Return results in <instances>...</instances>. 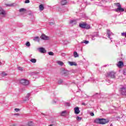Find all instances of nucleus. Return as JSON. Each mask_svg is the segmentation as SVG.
I'll return each instance as SVG.
<instances>
[{
  "label": "nucleus",
  "mask_w": 126,
  "mask_h": 126,
  "mask_svg": "<svg viewBox=\"0 0 126 126\" xmlns=\"http://www.w3.org/2000/svg\"><path fill=\"white\" fill-rule=\"evenodd\" d=\"M117 6L118 7L117 9H115V11L116 12H119V11L123 12V11H125V9L122 8V5H121V4L119 3H117Z\"/></svg>",
  "instance_id": "nucleus-1"
},
{
  "label": "nucleus",
  "mask_w": 126,
  "mask_h": 126,
  "mask_svg": "<svg viewBox=\"0 0 126 126\" xmlns=\"http://www.w3.org/2000/svg\"><path fill=\"white\" fill-rule=\"evenodd\" d=\"M20 83L23 85H28L29 84V81L25 79H22L20 80Z\"/></svg>",
  "instance_id": "nucleus-2"
},
{
  "label": "nucleus",
  "mask_w": 126,
  "mask_h": 126,
  "mask_svg": "<svg viewBox=\"0 0 126 126\" xmlns=\"http://www.w3.org/2000/svg\"><path fill=\"white\" fill-rule=\"evenodd\" d=\"M40 73L38 72H32V77L33 78L32 80L34 81L36 78H38V76H39Z\"/></svg>",
  "instance_id": "nucleus-3"
},
{
  "label": "nucleus",
  "mask_w": 126,
  "mask_h": 126,
  "mask_svg": "<svg viewBox=\"0 0 126 126\" xmlns=\"http://www.w3.org/2000/svg\"><path fill=\"white\" fill-rule=\"evenodd\" d=\"M88 36L89 37V38H91L92 40H95V37H99V35L98 34V33H93L92 34H90L89 35H88Z\"/></svg>",
  "instance_id": "nucleus-4"
},
{
  "label": "nucleus",
  "mask_w": 126,
  "mask_h": 126,
  "mask_svg": "<svg viewBox=\"0 0 126 126\" xmlns=\"http://www.w3.org/2000/svg\"><path fill=\"white\" fill-rule=\"evenodd\" d=\"M109 123V120L105 119H100V125H105V124H108Z\"/></svg>",
  "instance_id": "nucleus-5"
},
{
  "label": "nucleus",
  "mask_w": 126,
  "mask_h": 126,
  "mask_svg": "<svg viewBox=\"0 0 126 126\" xmlns=\"http://www.w3.org/2000/svg\"><path fill=\"white\" fill-rule=\"evenodd\" d=\"M115 75L116 73H115L114 71H111L108 74V76L110 77V78H116Z\"/></svg>",
  "instance_id": "nucleus-6"
},
{
  "label": "nucleus",
  "mask_w": 126,
  "mask_h": 126,
  "mask_svg": "<svg viewBox=\"0 0 126 126\" xmlns=\"http://www.w3.org/2000/svg\"><path fill=\"white\" fill-rule=\"evenodd\" d=\"M107 34L108 35V38L110 40H112L113 38L111 37V36H114V33L111 32V31L109 30H107Z\"/></svg>",
  "instance_id": "nucleus-7"
},
{
  "label": "nucleus",
  "mask_w": 126,
  "mask_h": 126,
  "mask_svg": "<svg viewBox=\"0 0 126 126\" xmlns=\"http://www.w3.org/2000/svg\"><path fill=\"white\" fill-rule=\"evenodd\" d=\"M120 93L122 94V95H125V96H126V88H121L120 89Z\"/></svg>",
  "instance_id": "nucleus-8"
},
{
  "label": "nucleus",
  "mask_w": 126,
  "mask_h": 126,
  "mask_svg": "<svg viewBox=\"0 0 126 126\" xmlns=\"http://www.w3.org/2000/svg\"><path fill=\"white\" fill-rule=\"evenodd\" d=\"M40 38H41V39H42V40H45L46 41L49 40V36L45 35L44 34H42L40 36Z\"/></svg>",
  "instance_id": "nucleus-9"
},
{
  "label": "nucleus",
  "mask_w": 126,
  "mask_h": 126,
  "mask_svg": "<svg viewBox=\"0 0 126 126\" xmlns=\"http://www.w3.org/2000/svg\"><path fill=\"white\" fill-rule=\"evenodd\" d=\"M38 50L39 52H40V53H41V54H45L47 52V50H45V48L43 47H40L38 48Z\"/></svg>",
  "instance_id": "nucleus-10"
},
{
  "label": "nucleus",
  "mask_w": 126,
  "mask_h": 126,
  "mask_svg": "<svg viewBox=\"0 0 126 126\" xmlns=\"http://www.w3.org/2000/svg\"><path fill=\"white\" fill-rule=\"evenodd\" d=\"M30 99H31V94H28L24 99V101H29V100H30Z\"/></svg>",
  "instance_id": "nucleus-11"
},
{
  "label": "nucleus",
  "mask_w": 126,
  "mask_h": 126,
  "mask_svg": "<svg viewBox=\"0 0 126 126\" xmlns=\"http://www.w3.org/2000/svg\"><path fill=\"white\" fill-rule=\"evenodd\" d=\"M74 110V113L76 115H78V114L80 113V110H79V107H75Z\"/></svg>",
  "instance_id": "nucleus-12"
},
{
  "label": "nucleus",
  "mask_w": 126,
  "mask_h": 126,
  "mask_svg": "<svg viewBox=\"0 0 126 126\" xmlns=\"http://www.w3.org/2000/svg\"><path fill=\"white\" fill-rule=\"evenodd\" d=\"M117 65L118 67H122V66H124V62L123 61H119Z\"/></svg>",
  "instance_id": "nucleus-13"
},
{
  "label": "nucleus",
  "mask_w": 126,
  "mask_h": 126,
  "mask_svg": "<svg viewBox=\"0 0 126 126\" xmlns=\"http://www.w3.org/2000/svg\"><path fill=\"white\" fill-rule=\"evenodd\" d=\"M68 63L69 64V65H70L71 66H72V65H75V66H76V65H77V63H76V62H70L69 61L68 62Z\"/></svg>",
  "instance_id": "nucleus-14"
},
{
  "label": "nucleus",
  "mask_w": 126,
  "mask_h": 126,
  "mask_svg": "<svg viewBox=\"0 0 126 126\" xmlns=\"http://www.w3.org/2000/svg\"><path fill=\"white\" fill-rule=\"evenodd\" d=\"M33 41H34V42H38V43H39V42H40V38H39L38 36L33 37Z\"/></svg>",
  "instance_id": "nucleus-15"
},
{
  "label": "nucleus",
  "mask_w": 126,
  "mask_h": 126,
  "mask_svg": "<svg viewBox=\"0 0 126 126\" xmlns=\"http://www.w3.org/2000/svg\"><path fill=\"white\" fill-rule=\"evenodd\" d=\"M79 27H80L81 28L85 29V28L86 27V24L84 23L79 24Z\"/></svg>",
  "instance_id": "nucleus-16"
},
{
  "label": "nucleus",
  "mask_w": 126,
  "mask_h": 126,
  "mask_svg": "<svg viewBox=\"0 0 126 126\" xmlns=\"http://www.w3.org/2000/svg\"><path fill=\"white\" fill-rule=\"evenodd\" d=\"M39 8L40 11H43V10H44V9L45 8L43 4H40L39 6Z\"/></svg>",
  "instance_id": "nucleus-17"
},
{
  "label": "nucleus",
  "mask_w": 126,
  "mask_h": 126,
  "mask_svg": "<svg viewBox=\"0 0 126 126\" xmlns=\"http://www.w3.org/2000/svg\"><path fill=\"white\" fill-rule=\"evenodd\" d=\"M70 24H72V25H74L76 24V21L75 20H71L69 22Z\"/></svg>",
  "instance_id": "nucleus-18"
},
{
  "label": "nucleus",
  "mask_w": 126,
  "mask_h": 126,
  "mask_svg": "<svg viewBox=\"0 0 126 126\" xmlns=\"http://www.w3.org/2000/svg\"><path fill=\"white\" fill-rule=\"evenodd\" d=\"M66 0H61V3L62 5H65L66 4Z\"/></svg>",
  "instance_id": "nucleus-19"
},
{
  "label": "nucleus",
  "mask_w": 126,
  "mask_h": 126,
  "mask_svg": "<svg viewBox=\"0 0 126 126\" xmlns=\"http://www.w3.org/2000/svg\"><path fill=\"white\" fill-rule=\"evenodd\" d=\"M63 74L64 76H67L69 75V71H65Z\"/></svg>",
  "instance_id": "nucleus-20"
},
{
  "label": "nucleus",
  "mask_w": 126,
  "mask_h": 126,
  "mask_svg": "<svg viewBox=\"0 0 126 126\" xmlns=\"http://www.w3.org/2000/svg\"><path fill=\"white\" fill-rule=\"evenodd\" d=\"M0 14H2V15H4L5 14V11L2 9V8H0Z\"/></svg>",
  "instance_id": "nucleus-21"
},
{
  "label": "nucleus",
  "mask_w": 126,
  "mask_h": 126,
  "mask_svg": "<svg viewBox=\"0 0 126 126\" xmlns=\"http://www.w3.org/2000/svg\"><path fill=\"white\" fill-rule=\"evenodd\" d=\"M95 124H100V119H96L94 121Z\"/></svg>",
  "instance_id": "nucleus-22"
},
{
  "label": "nucleus",
  "mask_w": 126,
  "mask_h": 126,
  "mask_svg": "<svg viewBox=\"0 0 126 126\" xmlns=\"http://www.w3.org/2000/svg\"><path fill=\"white\" fill-rule=\"evenodd\" d=\"M65 114H66V111L64 110L61 112V116H62V117H64V116H65Z\"/></svg>",
  "instance_id": "nucleus-23"
},
{
  "label": "nucleus",
  "mask_w": 126,
  "mask_h": 126,
  "mask_svg": "<svg viewBox=\"0 0 126 126\" xmlns=\"http://www.w3.org/2000/svg\"><path fill=\"white\" fill-rule=\"evenodd\" d=\"M73 56H74V58H78V57H79V55H78L77 52L76 51L74 52Z\"/></svg>",
  "instance_id": "nucleus-24"
},
{
  "label": "nucleus",
  "mask_w": 126,
  "mask_h": 126,
  "mask_svg": "<svg viewBox=\"0 0 126 126\" xmlns=\"http://www.w3.org/2000/svg\"><path fill=\"white\" fill-rule=\"evenodd\" d=\"M57 63H58L59 65H61V66L63 65V62L62 61H57Z\"/></svg>",
  "instance_id": "nucleus-25"
},
{
  "label": "nucleus",
  "mask_w": 126,
  "mask_h": 126,
  "mask_svg": "<svg viewBox=\"0 0 126 126\" xmlns=\"http://www.w3.org/2000/svg\"><path fill=\"white\" fill-rule=\"evenodd\" d=\"M81 44H86V45H87V44L89 43V41L87 40H84L83 41H82Z\"/></svg>",
  "instance_id": "nucleus-26"
},
{
  "label": "nucleus",
  "mask_w": 126,
  "mask_h": 126,
  "mask_svg": "<svg viewBox=\"0 0 126 126\" xmlns=\"http://www.w3.org/2000/svg\"><path fill=\"white\" fill-rule=\"evenodd\" d=\"M18 70H20V71H23V70H24V68L21 67V66H19V67H18Z\"/></svg>",
  "instance_id": "nucleus-27"
},
{
  "label": "nucleus",
  "mask_w": 126,
  "mask_h": 126,
  "mask_svg": "<svg viewBox=\"0 0 126 126\" xmlns=\"http://www.w3.org/2000/svg\"><path fill=\"white\" fill-rule=\"evenodd\" d=\"M64 106L66 107H70V103L69 102H65L64 103Z\"/></svg>",
  "instance_id": "nucleus-28"
},
{
  "label": "nucleus",
  "mask_w": 126,
  "mask_h": 126,
  "mask_svg": "<svg viewBox=\"0 0 126 126\" xmlns=\"http://www.w3.org/2000/svg\"><path fill=\"white\" fill-rule=\"evenodd\" d=\"M1 74L3 77H4V76H6V75H7V74H6V73H5V72L4 71L2 72Z\"/></svg>",
  "instance_id": "nucleus-29"
},
{
  "label": "nucleus",
  "mask_w": 126,
  "mask_h": 126,
  "mask_svg": "<svg viewBox=\"0 0 126 126\" xmlns=\"http://www.w3.org/2000/svg\"><path fill=\"white\" fill-rule=\"evenodd\" d=\"M19 11L20 12H23V11H26V9L24 8H22L20 9Z\"/></svg>",
  "instance_id": "nucleus-30"
},
{
  "label": "nucleus",
  "mask_w": 126,
  "mask_h": 126,
  "mask_svg": "<svg viewBox=\"0 0 126 126\" xmlns=\"http://www.w3.org/2000/svg\"><path fill=\"white\" fill-rule=\"evenodd\" d=\"M82 119V118L79 117L78 116L76 118V120H77V121H78V122H80V121H81Z\"/></svg>",
  "instance_id": "nucleus-31"
},
{
  "label": "nucleus",
  "mask_w": 126,
  "mask_h": 126,
  "mask_svg": "<svg viewBox=\"0 0 126 126\" xmlns=\"http://www.w3.org/2000/svg\"><path fill=\"white\" fill-rule=\"evenodd\" d=\"M27 126H32V121H29L28 124H27Z\"/></svg>",
  "instance_id": "nucleus-32"
},
{
  "label": "nucleus",
  "mask_w": 126,
  "mask_h": 126,
  "mask_svg": "<svg viewBox=\"0 0 126 126\" xmlns=\"http://www.w3.org/2000/svg\"><path fill=\"white\" fill-rule=\"evenodd\" d=\"M122 36H123V37H125V38H126V32H122L121 33Z\"/></svg>",
  "instance_id": "nucleus-33"
},
{
  "label": "nucleus",
  "mask_w": 126,
  "mask_h": 126,
  "mask_svg": "<svg viewBox=\"0 0 126 126\" xmlns=\"http://www.w3.org/2000/svg\"><path fill=\"white\" fill-rule=\"evenodd\" d=\"M90 28V26L89 25L86 24V27L85 29H89Z\"/></svg>",
  "instance_id": "nucleus-34"
},
{
  "label": "nucleus",
  "mask_w": 126,
  "mask_h": 126,
  "mask_svg": "<svg viewBox=\"0 0 126 126\" xmlns=\"http://www.w3.org/2000/svg\"><path fill=\"white\" fill-rule=\"evenodd\" d=\"M26 45L27 47H30V42H29V41L27 42V43H26Z\"/></svg>",
  "instance_id": "nucleus-35"
},
{
  "label": "nucleus",
  "mask_w": 126,
  "mask_h": 126,
  "mask_svg": "<svg viewBox=\"0 0 126 126\" xmlns=\"http://www.w3.org/2000/svg\"><path fill=\"white\" fill-rule=\"evenodd\" d=\"M63 80H60L59 81H58V84L61 85L62 84V83H63Z\"/></svg>",
  "instance_id": "nucleus-36"
},
{
  "label": "nucleus",
  "mask_w": 126,
  "mask_h": 126,
  "mask_svg": "<svg viewBox=\"0 0 126 126\" xmlns=\"http://www.w3.org/2000/svg\"><path fill=\"white\" fill-rule=\"evenodd\" d=\"M37 62V60H36L35 59H32V63H35Z\"/></svg>",
  "instance_id": "nucleus-37"
},
{
  "label": "nucleus",
  "mask_w": 126,
  "mask_h": 126,
  "mask_svg": "<svg viewBox=\"0 0 126 126\" xmlns=\"http://www.w3.org/2000/svg\"><path fill=\"white\" fill-rule=\"evenodd\" d=\"M48 55L49 56H54V53L52 52H48Z\"/></svg>",
  "instance_id": "nucleus-38"
},
{
  "label": "nucleus",
  "mask_w": 126,
  "mask_h": 126,
  "mask_svg": "<svg viewBox=\"0 0 126 126\" xmlns=\"http://www.w3.org/2000/svg\"><path fill=\"white\" fill-rule=\"evenodd\" d=\"M30 2V0H26L25 1V3H29Z\"/></svg>",
  "instance_id": "nucleus-39"
},
{
  "label": "nucleus",
  "mask_w": 126,
  "mask_h": 126,
  "mask_svg": "<svg viewBox=\"0 0 126 126\" xmlns=\"http://www.w3.org/2000/svg\"><path fill=\"white\" fill-rule=\"evenodd\" d=\"M90 116H91L92 117H94V113H93V112H91V113H90Z\"/></svg>",
  "instance_id": "nucleus-40"
},
{
  "label": "nucleus",
  "mask_w": 126,
  "mask_h": 126,
  "mask_svg": "<svg viewBox=\"0 0 126 126\" xmlns=\"http://www.w3.org/2000/svg\"><path fill=\"white\" fill-rule=\"evenodd\" d=\"M55 24V22H49V25H54Z\"/></svg>",
  "instance_id": "nucleus-41"
},
{
  "label": "nucleus",
  "mask_w": 126,
  "mask_h": 126,
  "mask_svg": "<svg viewBox=\"0 0 126 126\" xmlns=\"http://www.w3.org/2000/svg\"><path fill=\"white\" fill-rule=\"evenodd\" d=\"M19 109H18V108H15V112H18V111H19Z\"/></svg>",
  "instance_id": "nucleus-42"
},
{
  "label": "nucleus",
  "mask_w": 126,
  "mask_h": 126,
  "mask_svg": "<svg viewBox=\"0 0 126 126\" xmlns=\"http://www.w3.org/2000/svg\"><path fill=\"white\" fill-rule=\"evenodd\" d=\"M14 116H20V115H19V114H18V113H17V114H14Z\"/></svg>",
  "instance_id": "nucleus-43"
},
{
  "label": "nucleus",
  "mask_w": 126,
  "mask_h": 126,
  "mask_svg": "<svg viewBox=\"0 0 126 126\" xmlns=\"http://www.w3.org/2000/svg\"><path fill=\"white\" fill-rule=\"evenodd\" d=\"M7 6H12V4H7L6 5Z\"/></svg>",
  "instance_id": "nucleus-44"
},
{
  "label": "nucleus",
  "mask_w": 126,
  "mask_h": 126,
  "mask_svg": "<svg viewBox=\"0 0 126 126\" xmlns=\"http://www.w3.org/2000/svg\"><path fill=\"white\" fill-rule=\"evenodd\" d=\"M82 104L84 106H86V104H85V103L84 102H83Z\"/></svg>",
  "instance_id": "nucleus-45"
},
{
  "label": "nucleus",
  "mask_w": 126,
  "mask_h": 126,
  "mask_svg": "<svg viewBox=\"0 0 126 126\" xmlns=\"http://www.w3.org/2000/svg\"><path fill=\"white\" fill-rule=\"evenodd\" d=\"M96 95H97L98 96H99L100 94H96L94 96H96Z\"/></svg>",
  "instance_id": "nucleus-46"
},
{
  "label": "nucleus",
  "mask_w": 126,
  "mask_h": 126,
  "mask_svg": "<svg viewBox=\"0 0 126 126\" xmlns=\"http://www.w3.org/2000/svg\"><path fill=\"white\" fill-rule=\"evenodd\" d=\"M61 10H62V9H61V8H60L59 9V11H61Z\"/></svg>",
  "instance_id": "nucleus-47"
},
{
  "label": "nucleus",
  "mask_w": 126,
  "mask_h": 126,
  "mask_svg": "<svg viewBox=\"0 0 126 126\" xmlns=\"http://www.w3.org/2000/svg\"><path fill=\"white\" fill-rule=\"evenodd\" d=\"M41 115H43V116H45V114L41 113Z\"/></svg>",
  "instance_id": "nucleus-48"
},
{
  "label": "nucleus",
  "mask_w": 126,
  "mask_h": 126,
  "mask_svg": "<svg viewBox=\"0 0 126 126\" xmlns=\"http://www.w3.org/2000/svg\"><path fill=\"white\" fill-rule=\"evenodd\" d=\"M30 62H32V59H30Z\"/></svg>",
  "instance_id": "nucleus-49"
},
{
  "label": "nucleus",
  "mask_w": 126,
  "mask_h": 126,
  "mask_svg": "<svg viewBox=\"0 0 126 126\" xmlns=\"http://www.w3.org/2000/svg\"><path fill=\"white\" fill-rule=\"evenodd\" d=\"M117 119H120V117H117Z\"/></svg>",
  "instance_id": "nucleus-50"
}]
</instances>
